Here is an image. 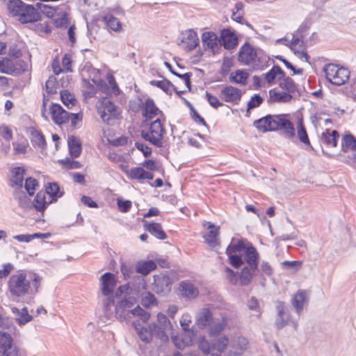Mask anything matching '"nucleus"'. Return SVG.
<instances>
[{
	"instance_id": "4c0bfd02",
	"label": "nucleus",
	"mask_w": 356,
	"mask_h": 356,
	"mask_svg": "<svg viewBox=\"0 0 356 356\" xmlns=\"http://www.w3.org/2000/svg\"><path fill=\"white\" fill-rule=\"evenodd\" d=\"M248 78V74L243 70H237L234 73H232L229 76L231 82L245 85Z\"/></svg>"
},
{
	"instance_id": "a878e982",
	"label": "nucleus",
	"mask_w": 356,
	"mask_h": 356,
	"mask_svg": "<svg viewBox=\"0 0 356 356\" xmlns=\"http://www.w3.org/2000/svg\"><path fill=\"white\" fill-rule=\"evenodd\" d=\"M181 42L186 44L185 49L187 51H192L197 46L199 42L197 33L191 29L186 31V33H183Z\"/></svg>"
},
{
	"instance_id": "79ce46f5",
	"label": "nucleus",
	"mask_w": 356,
	"mask_h": 356,
	"mask_svg": "<svg viewBox=\"0 0 356 356\" xmlns=\"http://www.w3.org/2000/svg\"><path fill=\"white\" fill-rule=\"evenodd\" d=\"M60 99L62 102L68 108H71L76 103V99L67 90H63L60 92Z\"/></svg>"
},
{
	"instance_id": "bb28decb",
	"label": "nucleus",
	"mask_w": 356,
	"mask_h": 356,
	"mask_svg": "<svg viewBox=\"0 0 356 356\" xmlns=\"http://www.w3.org/2000/svg\"><path fill=\"white\" fill-rule=\"evenodd\" d=\"M339 138V134L337 130H332L330 132L329 129H326L321 134V140L327 147H335L337 145Z\"/></svg>"
},
{
	"instance_id": "052dcab7",
	"label": "nucleus",
	"mask_w": 356,
	"mask_h": 356,
	"mask_svg": "<svg viewBox=\"0 0 356 356\" xmlns=\"http://www.w3.org/2000/svg\"><path fill=\"white\" fill-rule=\"evenodd\" d=\"M107 298L104 301V310L106 316H109L113 314L111 307L115 305V298L113 294L106 296Z\"/></svg>"
},
{
	"instance_id": "ddd939ff",
	"label": "nucleus",
	"mask_w": 356,
	"mask_h": 356,
	"mask_svg": "<svg viewBox=\"0 0 356 356\" xmlns=\"http://www.w3.org/2000/svg\"><path fill=\"white\" fill-rule=\"evenodd\" d=\"M219 42L225 49L231 50L237 46L238 38L229 29H223L220 31Z\"/></svg>"
},
{
	"instance_id": "39448f33",
	"label": "nucleus",
	"mask_w": 356,
	"mask_h": 356,
	"mask_svg": "<svg viewBox=\"0 0 356 356\" xmlns=\"http://www.w3.org/2000/svg\"><path fill=\"white\" fill-rule=\"evenodd\" d=\"M136 303L134 297L128 296L119 301L115 307V316L120 321H129L132 316V307Z\"/></svg>"
},
{
	"instance_id": "c756f323",
	"label": "nucleus",
	"mask_w": 356,
	"mask_h": 356,
	"mask_svg": "<svg viewBox=\"0 0 356 356\" xmlns=\"http://www.w3.org/2000/svg\"><path fill=\"white\" fill-rule=\"evenodd\" d=\"M50 201L46 200V193L43 191H39L35 196L31 205L38 212H44L47 207L51 204Z\"/></svg>"
},
{
	"instance_id": "69168bd1",
	"label": "nucleus",
	"mask_w": 356,
	"mask_h": 356,
	"mask_svg": "<svg viewBox=\"0 0 356 356\" xmlns=\"http://www.w3.org/2000/svg\"><path fill=\"white\" fill-rule=\"evenodd\" d=\"M60 163H63L67 169H79L81 167V165L79 161L70 159L60 160Z\"/></svg>"
},
{
	"instance_id": "864d4df0",
	"label": "nucleus",
	"mask_w": 356,
	"mask_h": 356,
	"mask_svg": "<svg viewBox=\"0 0 356 356\" xmlns=\"http://www.w3.org/2000/svg\"><path fill=\"white\" fill-rule=\"evenodd\" d=\"M167 330L169 329L159 327L155 323V328L153 329V336H155L156 338L160 339L161 341H168V335L165 332Z\"/></svg>"
},
{
	"instance_id": "37998d69",
	"label": "nucleus",
	"mask_w": 356,
	"mask_h": 356,
	"mask_svg": "<svg viewBox=\"0 0 356 356\" xmlns=\"http://www.w3.org/2000/svg\"><path fill=\"white\" fill-rule=\"evenodd\" d=\"M298 137L299 140L307 145H310V141L306 131L305 127L303 125L302 121L299 120L298 123Z\"/></svg>"
},
{
	"instance_id": "7c9ffc66",
	"label": "nucleus",
	"mask_w": 356,
	"mask_h": 356,
	"mask_svg": "<svg viewBox=\"0 0 356 356\" xmlns=\"http://www.w3.org/2000/svg\"><path fill=\"white\" fill-rule=\"evenodd\" d=\"M67 144L71 156L74 158L79 157L82 150L81 143L79 139L76 136H70L68 137Z\"/></svg>"
},
{
	"instance_id": "a211bd4d",
	"label": "nucleus",
	"mask_w": 356,
	"mask_h": 356,
	"mask_svg": "<svg viewBox=\"0 0 356 356\" xmlns=\"http://www.w3.org/2000/svg\"><path fill=\"white\" fill-rule=\"evenodd\" d=\"M259 255L256 248L251 243H249L245 251L243 258L244 263L246 264L245 266L250 267L253 270L259 269Z\"/></svg>"
},
{
	"instance_id": "f3484780",
	"label": "nucleus",
	"mask_w": 356,
	"mask_h": 356,
	"mask_svg": "<svg viewBox=\"0 0 356 356\" xmlns=\"http://www.w3.org/2000/svg\"><path fill=\"white\" fill-rule=\"evenodd\" d=\"M179 289L181 296L187 300L195 299L199 295L197 287L188 280L181 281Z\"/></svg>"
},
{
	"instance_id": "0e129e2a",
	"label": "nucleus",
	"mask_w": 356,
	"mask_h": 356,
	"mask_svg": "<svg viewBox=\"0 0 356 356\" xmlns=\"http://www.w3.org/2000/svg\"><path fill=\"white\" fill-rule=\"evenodd\" d=\"M157 320L160 324L159 327L168 328L169 330H171L172 327L170 320L165 314L159 313L157 314Z\"/></svg>"
},
{
	"instance_id": "603ef678",
	"label": "nucleus",
	"mask_w": 356,
	"mask_h": 356,
	"mask_svg": "<svg viewBox=\"0 0 356 356\" xmlns=\"http://www.w3.org/2000/svg\"><path fill=\"white\" fill-rule=\"evenodd\" d=\"M264 102V98L259 94H254L248 102L247 112L259 107Z\"/></svg>"
},
{
	"instance_id": "dca6fc26",
	"label": "nucleus",
	"mask_w": 356,
	"mask_h": 356,
	"mask_svg": "<svg viewBox=\"0 0 356 356\" xmlns=\"http://www.w3.org/2000/svg\"><path fill=\"white\" fill-rule=\"evenodd\" d=\"M156 115H160V118H164L163 113L156 107L154 100L151 98L147 99L145 100L144 110L143 111V116L145 118L143 122H147Z\"/></svg>"
},
{
	"instance_id": "e2e57ef3",
	"label": "nucleus",
	"mask_w": 356,
	"mask_h": 356,
	"mask_svg": "<svg viewBox=\"0 0 356 356\" xmlns=\"http://www.w3.org/2000/svg\"><path fill=\"white\" fill-rule=\"evenodd\" d=\"M247 307L250 310L258 312V314L256 315L257 318L261 316V312L259 310V302L255 297L252 296L248 300Z\"/></svg>"
},
{
	"instance_id": "a19ab883",
	"label": "nucleus",
	"mask_w": 356,
	"mask_h": 356,
	"mask_svg": "<svg viewBox=\"0 0 356 356\" xmlns=\"http://www.w3.org/2000/svg\"><path fill=\"white\" fill-rule=\"evenodd\" d=\"M248 246L245 245V242L243 239H240L235 244L231 243L226 249V254H235L236 252H241L242 250H246Z\"/></svg>"
},
{
	"instance_id": "8fccbe9b",
	"label": "nucleus",
	"mask_w": 356,
	"mask_h": 356,
	"mask_svg": "<svg viewBox=\"0 0 356 356\" xmlns=\"http://www.w3.org/2000/svg\"><path fill=\"white\" fill-rule=\"evenodd\" d=\"M38 186V182L33 177H29L26 179L24 188L29 196H32L34 195L35 191L36 190V187Z\"/></svg>"
},
{
	"instance_id": "e433bc0d",
	"label": "nucleus",
	"mask_w": 356,
	"mask_h": 356,
	"mask_svg": "<svg viewBox=\"0 0 356 356\" xmlns=\"http://www.w3.org/2000/svg\"><path fill=\"white\" fill-rule=\"evenodd\" d=\"M103 21L107 26L115 32H119L122 29V24L120 20L112 15H106Z\"/></svg>"
},
{
	"instance_id": "393cba45",
	"label": "nucleus",
	"mask_w": 356,
	"mask_h": 356,
	"mask_svg": "<svg viewBox=\"0 0 356 356\" xmlns=\"http://www.w3.org/2000/svg\"><path fill=\"white\" fill-rule=\"evenodd\" d=\"M144 228L147 232L159 240H163L167 238V234L163 230L160 223L153 222H148L145 221L144 222Z\"/></svg>"
},
{
	"instance_id": "2f4dec72",
	"label": "nucleus",
	"mask_w": 356,
	"mask_h": 356,
	"mask_svg": "<svg viewBox=\"0 0 356 356\" xmlns=\"http://www.w3.org/2000/svg\"><path fill=\"white\" fill-rule=\"evenodd\" d=\"M350 72L348 68L341 67H339L338 72L332 78L331 83L335 86H341L344 84L350 78Z\"/></svg>"
},
{
	"instance_id": "c03bdc74",
	"label": "nucleus",
	"mask_w": 356,
	"mask_h": 356,
	"mask_svg": "<svg viewBox=\"0 0 356 356\" xmlns=\"http://www.w3.org/2000/svg\"><path fill=\"white\" fill-rule=\"evenodd\" d=\"M127 175L132 179H144L145 170L142 167L131 168L129 171H126Z\"/></svg>"
},
{
	"instance_id": "4be33fe9",
	"label": "nucleus",
	"mask_w": 356,
	"mask_h": 356,
	"mask_svg": "<svg viewBox=\"0 0 356 356\" xmlns=\"http://www.w3.org/2000/svg\"><path fill=\"white\" fill-rule=\"evenodd\" d=\"M11 311L17 323L20 326L24 325L33 320V316L29 314L26 307H24L21 309L14 307L11 308Z\"/></svg>"
},
{
	"instance_id": "f704fd0d",
	"label": "nucleus",
	"mask_w": 356,
	"mask_h": 356,
	"mask_svg": "<svg viewBox=\"0 0 356 356\" xmlns=\"http://www.w3.org/2000/svg\"><path fill=\"white\" fill-rule=\"evenodd\" d=\"M149 84L161 89L168 95L171 96L172 94V88H174V85L165 78L161 81L152 80L149 81Z\"/></svg>"
},
{
	"instance_id": "f8f14e48",
	"label": "nucleus",
	"mask_w": 356,
	"mask_h": 356,
	"mask_svg": "<svg viewBox=\"0 0 356 356\" xmlns=\"http://www.w3.org/2000/svg\"><path fill=\"white\" fill-rule=\"evenodd\" d=\"M26 133L29 134L31 144L35 148H39L41 150L47 149L45 138L40 131L33 127H29L27 128Z\"/></svg>"
},
{
	"instance_id": "49530a36",
	"label": "nucleus",
	"mask_w": 356,
	"mask_h": 356,
	"mask_svg": "<svg viewBox=\"0 0 356 356\" xmlns=\"http://www.w3.org/2000/svg\"><path fill=\"white\" fill-rule=\"evenodd\" d=\"M341 145L343 147H346V148L356 150L355 137L350 134H346L342 138Z\"/></svg>"
},
{
	"instance_id": "9d476101",
	"label": "nucleus",
	"mask_w": 356,
	"mask_h": 356,
	"mask_svg": "<svg viewBox=\"0 0 356 356\" xmlns=\"http://www.w3.org/2000/svg\"><path fill=\"white\" fill-rule=\"evenodd\" d=\"M13 340L8 333H3L0 335V353L5 356H17L18 349L13 343Z\"/></svg>"
},
{
	"instance_id": "cd10ccee",
	"label": "nucleus",
	"mask_w": 356,
	"mask_h": 356,
	"mask_svg": "<svg viewBox=\"0 0 356 356\" xmlns=\"http://www.w3.org/2000/svg\"><path fill=\"white\" fill-rule=\"evenodd\" d=\"M306 302V291L299 290L293 296L291 299V305L295 309L296 312L300 315L303 310L305 303Z\"/></svg>"
},
{
	"instance_id": "aec40b11",
	"label": "nucleus",
	"mask_w": 356,
	"mask_h": 356,
	"mask_svg": "<svg viewBox=\"0 0 356 356\" xmlns=\"http://www.w3.org/2000/svg\"><path fill=\"white\" fill-rule=\"evenodd\" d=\"M212 320V313L208 308H202L195 316V324L200 329L210 325Z\"/></svg>"
},
{
	"instance_id": "6e6d98bb",
	"label": "nucleus",
	"mask_w": 356,
	"mask_h": 356,
	"mask_svg": "<svg viewBox=\"0 0 356 356\" xmlns=\"http://www.w3.org/2000/svg\"><path fill=\"white\" fill-rule=\"evenodd\" d=\"M229 339L226 336L219 337L213 344V349L223 352L227 346Z\"/></svg>"
},
{
	"instance_id": "72a5a7b5",
	"label": "nucleus",
	"mask_w": 356,
	"mask_h": 356,
	"mask_svg": "<svg viewBox=\"0 0 356 356\" xmlns=\"http://www.w3.org/2000/svg\"><path fill=\"white\" fill-rule=\"evenodd\" d=\"M156 264L153 260L139 261L136 265V270L143 275H148L152 270L156 269Z\"/></svg>"
},
{
	"instance_id": "ea45409f",
	"label": "nucleus",
	"mask_w": 356,
	"mask_h": 356,
	"mask_svg": "<svg viewBox=\"0 0 356 356\" xmlns=\"http://www.w3.org/2000/svg\"><path fill=\"white\" fill-rule=\"evenodd\" d=\"M141 304L143 307L149 308L157 305L158 301L153 293L151 292H145L142 295Z\"/></svg>"
},
{
	"instance_id": "4d7b16f0",
	"label": "nucleus",
	"mask_w": 356,
	"mask_h": 356,
	"mask_svg": "<svg viewBox=\"0 0 356 356\" xmlns=\"http://www.w3.org/2000/svg\"><path fill=\"white\" fill-rule=\"evenodd\" d=\"M15 70V65L9 58H3L0 60V72L8 74Z\"/></svg>"
},
{
	"instance_id": "5fc2aeb1",
	"label": "nucleus",
	"mask_w": 356,
	"mask_h": 356,
	"mask_svg": "<svg viewBox=\"0 0 356 356\" xmlns=\"http://www.w3.org/2000/svg\"><path fill=\"white\" fill-rule=\"evenodd\" d=\"M46 91L49 94L57 93L58 82L55 76H51L46 81Z\"/></svg>"
},
{
	"instance_id": "5701e85b",
	"label": "nucleus",
	"mask_w": 356,
	"mask_h": 356,
	"mask_svg": "<svg viewBox=\"0 0 356 356\" xmlns=\"http://www.w3.org/2000/svg\"><path fill=\"white\" fill-rule=\"evenodd\" d=\"M25 170L22 167H15L10 170L9 186L22 188Z\"/></svg>"
},
{
	"instance_id": "b1692460",
	"label": "nucleus",
	"mask_w": 356,
	"mask_h": 356,
	"mask_svg": "<svg viewBox=\"0 0 356 356\" xmlns=\"http://www.w3.org/2000/svg\"><path fill=\"white\" fill-rule=\"evenodd\" d=\"M14 199L17 201L19 207L26 209L31 207V198L22 190V188H17L13 192Z\"/></svg>"
},
{
	"instance_id": "4468645a",
	"label": "nucleus",
	"mask_w": 356,
	"mask_h": 356,
	"mask_svg": "<svg viewBox=\"0 0 356 356\" xmlns=\"http://www.w3.org/2000/svg\"><path fill=\"white\" fill-rule=\"evenodd\" d=\"M50 113L52 120L56 124H63L70 120V113L64 110L60 104H52Z\"/></svg>"
},
{
	"instance_id": "412c9836",
	"label": "nucleus",
	"mask_w": 356,
	"mask_h": 356,
	"mask_svg": "<svg viewBox=\"0 0 356 356\" xmlns=\"http://www.w3.org/2000/svg\"><path fill=\"white\" fill-rule=\"evenodd\" d=\"M217 35L214 32H204L202 35V45L205 49H210L215 54L218 49Z\"/></svg>"
},
{
	"instance_id": "3c124183",
	"label": "nucleus",
	"mask_w": 356,
	"mask_h": 356,
	"mask_svg": "<svg viewBox=\"0 0 356 356\" xmlns=\"http://www.w3.org/2000/svg\"><path fill=\"white\" fill-rule=\"evenodd\" d=\"M229 264L235 268H239L244 264V260L241 255L236 254H226Z\"/></svg>"
},
{
	"instance_id": "473e14b6",
	"label": "nucleus",
	"mask_w": 356,
	"mask_h": 356,
	"mask_svg": "<svg viewBox=\"0 0 356 356\" xmlns=\"http://www.w3.org/2000/svg\"><path fill=\"white\" fill-rule=\"evenodd\" d=\"M293 96L286 92H276L274 90H269V99L268 102H289Z\"/></svg>"
},
{
	"instance_id": "c9c22d12",
	"label": "nucleus",
	"mask_w": 356,
	"mask_h": 356,
	"mask_svg": "<svg viewBox=\"0 0 356 356\" xmlns=\"http://www.w3.org/2000/svg\"><path fill=\"white\" fill-rule=\"evenodd\" d=\"M44 192L51 198L50 202H56L57 199L60 197L63 194V193L60 192V186L56 182L49 183L46 186Z\"/></svg>"
},
{
	"instance_id": "9b49d317",
	"label": "nucleus",
	"mask_w": 356,
	"mask_h": 356,
	"mask_svg": "<svg viewBox=\"0 0 356 356\" xmlns=\"http://www.w3.org/2000/svg\"><path fill=\"white\" fill-rule=\"evenodd\" d=\"M132 325L140 338V339L145 343L152 341L153 337V329L155 328V323L149 324L147 327L142 325L139 321H134Z\"/></svg>"
},
{
	"instance_id": "0eeeda50",
	"label": "nucleus",
	"mask_w": 356,
	"mask_h": 356,
	"mask_svg": "<svg viewBox=\"0 0 356 356\" xmlns=\"http://www.w3.org/2000/svg\"><path fill=\"white\" fill-rule=\"evenodd\" d=\"M257 58L260 62L261 57L258 56L257 50L249 42H246L241 47L238 57L240 63L250 65L254 63Z\"/></svg>"
},
{
	"instance_id": "c85d7f7f",
	"label": "nucleus",
	"mask_w": 356,
	"mask_h": 356,
	"mask_svg": "<svg viewBox=\"0 0 356 356\" xmlns=\"http://www.w3.org/2000/svg\"><path fill=\"white\" fill-rule=\"evenodd\" d=\"M259 269L253 270L250 267L243 266L239 274V280L242 286H247L252 282L253 276L257 275Z\"/></svg>"
},
{
	"instance_id": "de8ad7c7",
	"label": "nucleus",
	"mask_w": 356,
	"mask_h": 356,
	"mask_svg": "<svg viewBox=\"0 0 356 356\" xmlns=\"http://www.w3.org/2000/svg\"><path fill=\"white\" fill-rule=\"evenodd\" d=\"M209 232L207 234L208 238L207 240L208 241V243L214 247L216 245V237L218 234V228H216L214 225L210 224L208 227Z\"/></svg>"
},
{
	"instance_id": "1a4fd4ad",
	"label": "nucleus",
	"mask_w": 356,
	"mask_h": 356,
	"mask_svg": "<svg viewBox=\"0 0 356 356\" xmlns=\"http://www.w3.org/2000/svg\"><path fill=\"white\" fill-rule=\"evenodd\" d=\"M242 91L241 89L232 86H226L220 91V98L225 102L233 104H238L241 97Z\"/></svg>"
},
{
	"instance_id": "6ab92c4d",
	"label": "nucleus",
	"mask_w": 356,
	"mask_h": 356,
	"mask_svg": "<svg viewBox=\"0 0 356 356\" xmlns=\"http://www.w3.org/2000/svg\"><path fill=\"white\" fill-rule=\"evenodd\" d=\"M103 104L104 109H99L98 113L102 120L109 124L111 117L116 118L118 115L117 107L110 100L105 101Z\"/></svg>"
},
{
	"instance_id": "680f3d73",
	"label": "nucleus",
	"mask_w": 356,
	"mask_h": 356,
	"mask_svg": "<svg viewBox=\"0 0 356 356\" xmlns=\"http://www.w3.org/2000/svg\"><path fill=\"white\" fill-rule=\"evenodd\" d=\"M83 87L87 88V90L83 91V95L87 97H92L96 94L95 87L90 83L89 79H82Z\"/></svg>"
},
{
	"instance_id": "338daca9",
	"label": "nucleus",
	"mask_w": 356,
	"mask_h": 356,
	"mask_svg": "<svg viewBox=\"0 0 356 356\" xmlns=\"http://www.w3.org/2000/svg\"><path fill=\"white\" fill-rule=\"evenodd\" d=\"M205 95L207 102L213 108H217L218 107L224 105L216 97L212 95L210 92L207 91Z\"/></svg>"
},
{
	"instance_id": "2eb2a0df",
	"label": "nucleus",
	"mask_w": 356,
	"mask_h": 356,
	"mask_svg": "<svg viewBox=\"0 0 356 356\" xmlns=\"http://www.w3.org/2000/svg\"><path fill=\"white\" fill-rule=\"evenodd\" d=\"M102 284V292L104 296L113 294L116 286V280L114 274L110 272L105 273L100 277Z\"/></svg>"
},
{
	"instance_id": "423d86ee",
	"label": "nucleus",
	"mask_w": 356,
	"mask_h": 356,
	"mask_svg": "<svg viewBox=\"0 0 356 356\" xmlns=\"http://www.w3.org/2000/svg\"><path fill=\"white\" fill-rule=\"evenodd\" d=\"M153 291L158 295L165 296L172 289V280L165 273H159L154 275Z\"/></svg>"
},
{
	"instance_id": "f257e3e1",
	"label": "nucleus",
	"mask_w": 356,
	"mask_h": 356,
	"mask_svg": "<svg viewBox=\"0 0 356 356\" xmlns=\"http://www.w3.org/2000/svg\"><path fill=\"white\" fill-rule=\"evenodd\" d=\"M41 281V277L37 273L18 272L9 277L8 287L13 296L20 298L36 293Z\"/></svg>"
},
{
	"instance_id": "13d9d810",
	"label": "nucleus",
	"mask_w": 356,
	"mask_h": 356,
	"mask_svg": "<svg viewBox=\"0 0 356 356\" xmlns=\"http://www.w3.org/2000/svg\"><path fill=\"white\" fill-rule=\"evenodd\" d=\"M82 79H90V73L95 70L90 62H85L80 67Z\"/></svg>"
},
{
	"instance_id": "20e7f679",
	"label": "nucleus",
	"mask_w": 356,
	"mask_h": 356,
	"mask_svg": "<svg viewBox=\"0 0 356 356\" xmlns=\"http://www.w3.org/2000/svg\"><path fill=\"white\" fill-rule=\"evenodd\" d=\"M149 124V131L145 130L141 131V137L146 141L149 142L157 147H163V138L165 131L163 124L161 123V118H157Z\"/></svg>"
},
{
	"instance_id": "6e6552de",
	"label": "nucleus",
	"mask_w": 356,
	"mask_h": 356,
	"mask_svg": "<svg viewBox=\"0 0 356 356\" xmlns=\"http://www.w3.org/2000/svg\"><path fill=\"white\" fill-rule=\"evenodd\" d=\"M275 309L277 315L275 326L277 330H281L288 324L290 320V314L285 303L282 301H277Z\"/></svg>"
},
{
	"instance_id": "7ed1b4c3",
	"label": "nucleus",
	"mask_w": 356,
	"mask_h": 356,
	"mask_svg": "<svg viewBox=\"0 0 356 356\" xmlns=\"http://www.w3.org/2000/svg\"><path fill=\"white\" fill-rule=\"evenodd\" d=\"M9 13L13 17H18L22 24L34 23L41 20V14L31 5L26 4L22 0H10L8 3Z\"/></svg>"
},
{
	"instance_id": "a18cd8bd",
	"label": "nucleus",
	"mask_w": 356,
	"mask_h": 356,
	"mask_svg": "<svg viewBox=\"0 0 356 356\" xmlns=\"http://www.w3.org/2000/svg\"><path fill=\"white\" fill-rule=\"evenodd\" d=\"M339 65L333 63H329L324 66L323 71L325 73V77L329 82H331L336 73L338 72Z\"/></svg>"
},
{
	"instance_id": "bf43d9fd",
	"label": "nucleus",
	"mask_w": 356,
	"mask_h": 356,
	"mask_svg": "<svg viewBox=\"0 0 356 356\" xmlns=\"http://www.w3.org/2000/svg\"><path fill=\"white\" fill-rule=\"evenodd\" d=\"M275 58L282 62L285 67L293 71V74H302L303 70L302 68L296 69L292 63L288 61L286 58L283 57V56L278 55L275 56Z\"/></svg>"
},
{
	"instance_id": "09e8293b",
	"label": "nucleus",
	"mask_w": 356,
	"mask_h": 356,
	"mask_svg": "<svg viewBox=\"0 0 356 356\" xmlns=\"http://www.w3.org/2000/svg\"><path fill=\"white\" fill-rule=\"evenodd\" d=\"M131 315L133 316H138L144 323L147 322L150 318V314L139 305L131 310Z\"/></svg>"
},
{
	"instance_id": "58836bf2",
	"label": "nucleus",
	"mask_w": 356,
	"mask_h": 356,
	"mask_svg": "<svg viewBox=\"0 0 356 356\" xmlns=\"http://www.w3.org/2000/svg\"><path fill=\"white\" fill-rule=\"evenodd\" d=\"M279 86L281 88L287 90V92L289 94L294 93L298 90L296 83L289 76L284 77V79L280 81Z\"/></svg>"
},
{
	"instance_id": "774afa93",
	"label": "nucleus",
	"mask_w": 356,
	"mask_h": 356,
	"mask_svg": "<svg viewBox=\"0 0 356 356\" xmlns=\"http://www.w3.org/2000/svg\"><path fill=\"white\" fill-rule=\"evenodd\" d=\"M54 24L58 28H67L69 24V20L67 14L64 13L61 16L54 19Z\"/></svg>"
},
{
	"instance_id": "f03ea898",
	"label": "nucleus",
	"mask_w": 356,
	"mask_h": 356,
	"mask_svg": "<svg viewBox=\"0 0 356 356\" xmlns=\"http://www.w3.org/2000/svg\"><path fill=\"white\" fill-rule=\"evenodd\" d=\"M286 114H268L253 122V126L262 133L282 131L288 138L296 135L293 123L286 118Z\"/></svg>"
}]
</instances>
